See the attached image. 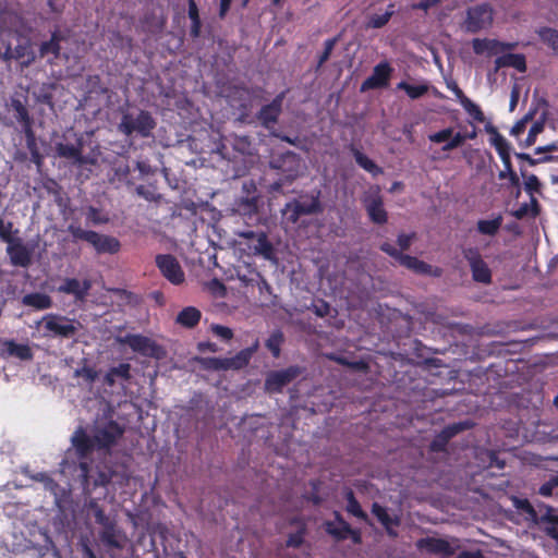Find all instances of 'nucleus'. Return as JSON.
Here are the masks:
<instances>
[{"mask_svg":"<svg viewBox=\"0 0 558 558\" xmlns=\"http://www.w3.org/2000/svg\"><path fill=\"white\" fill-rule=\"evenodd\" d=\"M78 468L83 492L86 496H92L97 488H104L106 492L102 497H106L109 486L116 489V486L128 485L130 480V474L124 465L107 461L92 464L81 461Z\"/></svg>","mask_w":558,"mask_h":558,"instance_id":"obj_1","label":"nucleus"},{"mask_svg":"<svg viewBox=\"0 0 558 558\" xmlns=\"http://www.w3.org/2000/svg\"><path fill=\"white\" fill-rule=\"evenodd\" d=\"M269 168L276 170L279 178L268 186L269 193H283V186L291 185L303 174L304 163L302 157L291 150L274 156Z\"/></svg>","mask_w":558,"mask_h":558,"instance_id":"obj_2","label":"nucleus"},{"mask_svg":"<svg viewBox=\"0 0 558 558\" xmlns=\"http://www.w3.org/2000/svg\"><path fill=\"white\" fill-rule=\"evenodd\" d=\"M84 137L82 134L74 133L72 138L64 134L62 141L54 144L56 156L65 159L72 167L82 168L84 166L97 165L95 155L83 154Z\"/></svg>","mask_w":558,"mask_h":558,"instance_id":"obj_3","label":"nucleus"},{"mask_svg":"<svg viewBox=\"0 0 558 558\" xmlns=\"http://www.w3.org/2000/svg\"><path fill=\"white\" fill-rule=\"evenodd\" d=\"M320 190H313L310 193L301 195L299 198H293L282 208V216L294 225L302 216L323 214L325 208L320 201Z\"/></svg>","mask_w":558,"mask_h":558,"instance_id":"obj_4","label":"nucleus"},{"mask_svg":"<svg viewBox=\"0 0 558 558\" xmlns=\"http://www.w3.org/2000/svg\"><path fill=\"white\" fill-rule=\"evenodd\" d=\"M156 125L157 122L153 114L147 110L140 109L136 112L126 111L122 113L121 120L118 123V131L128 137L136 135L142 138H148L153 136Z\"/></svg>","mask_w":558,"mask_h":558,"instance_id":"obj_5","label":"nucleus"},{"mask_svg":"<svg viewBox=\"0 0 558 558\" xmlns=\"http://www.w3.org/2000/svg\"><path fill=\"white\" fill-rule=\"evenodd\" d=\"M66 231L72 235L73 242L85 241L97 254H116L120 251V241L108 234H100L93 230H84L76 223H70Z\"/></svg>","mask_w":558,"mask_h":558,"instance_id":"obj_6","label":"nucleus"},{"mask_svg":"<svg viewBox=\"0 0 558 558\" xmlns=\"http://www.w3.org/2000/svg\"><path fill=\"white\" fill-rule=\"evenodd\" d=\"M40 323L44 325L45 336L61 339H74L83 328L78 320L53 313L45 315Z\"/></svg>","mask_w":558,"mask_h":558,"instance_id":"obj_7","label":"nucleus"},{"mask_svg":"<svg viewBox=\"0 0 558 558\" xmlns=\"http://www.w3.org/2000/svg\"><path fill=\"white\" fill-rule=\"evenodd\" d=\"M306 368L300 365H290L278 371H270L265 378V390L269 393H280L283 388L300 377H304Z\"/></svg>","mask_w":558,"mask_h":558,"instance_id":"obj_8","label":"nucleus"},{"mask_svg":"<svg viewBox=\"0 0 558 558\" xmlns=\"http://www.w3.org/2000/svg\"><path fill=\"white\" fill-rule=\"evenodd\" d=\"M246 240L248 251L255 256H262L266 260L277 262L276 251L264 231L245 230L238 233Z\"/></svg>","mask_w":558,"mask_h":558,"instance_id":"obj_9","label":"nucleus"},{"mask_svg":"<svg viewBox=\"0 0 558 558\" xmlns=\"http://www.w3.org/2000/svg\"><path fill=\"white\" fill-rule=\"evenodd\" d=\"M124 427L118 422L109 420L96 422L93 427V437L98 449H110L122 437Z\"/></svg>","mask_w":558,"mask_h":558,"instance_id":"obj_10","label":"nucleus"},{"mask_svg":"<svg viewBox=\"0 0 558 558\" xmlns=\"http://www.w3.org/2000/svg\"><path fill=\"white\" fill-rule=\"evenodd\" d=\"M118 341L122 344H128L132 351L144 356L161 359L165 355V350L161 345L143 335L129 333L124 337L118 338Z\"/></svg>","mask_w":558,"mask_h":558,"instance_id":"obj_11","label":"nucleus"},{"mask_svg":"<svg viewBox=\"0 0 558 558\" xmlns=\"http://www.w3.org/2000/svg\"><path fill=\"white\" fill-rule=\"evenodd\" d=\"M462 255L470 266L472 279L478 283L489 284L492 271L480 251L476 247H466L462 251Z\"/></svg>","mask_w":558,"mask_h":558,"instance_id":"obj_12","label":"nucleus"},{"mask_svg":"<svg viewBox=\"0 0 558 558\" xmlns=\"http://www.w3.org/2000/svg\"><path fill=\"white\" fill-rule=\"evenodd\" d=\"M513 505L525 520L531 521L538 527L543 524V517H548L553 513L554 507L545 505L544 502L532 504L527 499L514 497Z\"/></svg>","mask_w":558,"mask_h":558,"instance_id":"obj_13","label":"nucleus"},{"mask_svg":"<svg viewBox=\"0 0 558 558\" xmlns=\"http://www.w3.org/2000/svg\"><path fill=\"white\" fill-rule=\"evenodd\" d=\"M493 22V9L487 3H482L468 9L466 20L464 23L465 31L475 34Z\"/></svg>","mask_w":558,"mask_h":558,"instance_id":"obj_14","label":"nucleus"},{"mask_svg":"<svg viewBox=\"0 0 558 558\" xmlns=\"http://www.w3.org/2000/svg\"><path fill=\"white\" fill-rule=\"evenodd\" d=\"M417 547L442 558L453 556L461 547L458 538L425 537L417 542Z\"/></svg>","mask_w":558,"mask_h":558,"instance_id":"obj_15","label":"nucleus"},{"mask_svg":"<svg viewBox=\"0 0 558 558\" xmlns=\"http://www.w3.org/2000/svg\"><path fill=\"white\" fill-rule=\"evenodd\" d=\"M393 71L388 61L379 62L374 66L372 74L361 84L360 92L387 88Z\"/></svg>","mask_w":558,"mask_h":558,"instance_id":"obj_16","label":"nucleus"},{"mask_svg":"<svg viewBox=\"0 0 558 558\" xmlns=\"http://www.w3.org/2000/svg\"><path fill=\"white\" fill-rule=\"evenodd\" d=\"M155 262L161 275L172 284L179 286L184 282V271L173 255L158 254L155 258Z\"/></svg>","mask_w":558,"mask_h":558,"instance_id":"obj_17","label":"nucleus"},{"mask_svg":"<svg viewBox=\"0 0 558 558\" xmlns=\"http://www.w3.org/2000/svg\"><path fill=\"white\" fill-rule=\"evenodd\" d=\"M12 60L20 61L22 68H28L35 60L36 54L32 49V44L29 39H24L19 43L14 48L11 47V44L5 43V49L3 51V61L10 62Z\"/></svg>","mask_w":558,"mask_h":558,"instance_id":"obj_18","label":"nucleus"},{"mask_svg":"<svg viewBox=\"0 0 558 558\" xmlns=\"http://www.w3.org/2000/svg\"><path fill=\"white\" fill-rule=\"evenodd\" d=\"M365 210L372 222L384 225L388 220V214L384 208V199L379 191L371 192L363 198Z\"/></svg>","mask_w":558,"mask_h":558,"instance_id":"obj_19","label":"nucleus"},{"mask_svg":"<svg viewBox=\"0 0 558 558\" xmlns=\"http://www.w3.org/2000/svg\"><path fill=\"white\" fill-rule=\"evenodd\" d=\"M286 93L278 94L270 104L263 106L256 114L257 120L265 129H270L275 123L278 122L279 116L282 110V102Z\"/></svg>","mask_w":558,"mask_h":558,"instance_id":"obj_20","label":"nucleus"},{"mask_svg":"<svg viewBox=\"0 0 558 558\" xmlns=\"http://www.w3.org/2000/svg\"><path fill=\"white\" fill-rule=\"evenodd\" d=\"M101 526L99 532V539L107 548L122 549L124 546L125 536L118 527L117 523L111 520Z\"/></svg>","mask_w":558,"mask_h":558,"instance_id":"obj_21","label":"nucleus"},{"mask_svg":"<svg viewBox=\"0 0 558 558\" xmlns=\"http://www.w3.org/2000/svg\"><path fill=\"white\" fill-rule=\"evenodd\" d=\"M7 253L13 266L27 267L32 263V250L19 238L8 243Z\"/></svg>","mask_w":558,"mask_h":558,"instance_id":"obj_22","label":"nucleus"},{"mask_svg":"<svg viewBox=\"0 0 558 558\" xmlns=\"http://www.w3.org/2000/svg\"><path fill=\"white\" fill-rule=\"evenodd\" d=\"M0 355L3 357H17L22 361L33 359L32 349L24 343H17L14 340H0Z\"/></svg>","mask_w":558,"mask_h":558,"instance_id":"obj_23","label":"nucleus"},{"mask_svg":"<svg viewBox=\"0 0 558 558\" xmlns=\"http://www.w3.org/2000/svg\"><path fill=\"white\" fill-rule=\"evenodd\" d=\"M90 289L92 281L88 279L80 282L75 278H66L63 283L59 286L58 291L61 293L71 294L77 301H84Z\"/></svg>","mask_w":558,"mask_h":558,"instance_id":"obj_24","label":"nucleus"},{"mask_svg":"<svg viewBox=\"0 0 558 558\" xmlns=\"http://www.w3.org/2000/svg\"><path fill=\"white\" fill-rule=\"evenodd\" d=\"M72 446L75 449L78 459H85L96 447L93 435L88 436L86 432L80 427L71 437Z\"/></svg>","mask_w":558,"mask_h":558,"instance_id":"obj_25","label":"nucleus"},{"mask_svg":"<svg viewBox=\"0 0 558 558\" xmlns=\"http://www.w3.org/2000/svg\"><path fill=\"white\" fill-rule=\"evenodd\" d=\"M335 520L326 521L324 523L327 534L332 536L337 542L348 538V533L351 532L350 524L343 519L340 512L335 511Z\"/></svg>","mask_w":558,"mask_h":558,"instance_id":"obj_26","label":"nucleus"},{"mask_svg":"<svg viewBox=\"0 0 558 558\" xmlns=\"http://www.w3.org/2000/svg\"><path fill=\"white\" fill-rule=\"evenodd\" d=\"M400 265L404 266L405 268H408L418 275H434V276L440 275L439 269H436V271L433 272L432 265L418 259L417 257L410 256L407 254H404V256H401Z\"/></svg>","mask_w":558,"mask_h":558,"instance_id":"obj_27","label":"nucleus"},{"mask_svg":"<svg viewBox=\"0 0 558 558\" xmlns=\"http://www.w3.org/2000/svg\"><path fill=\"white\" fill-rule=\"evenodd\" d=\"M11 107L15 112L14 117H15L16 121L23 126L26 135H31L32 134V119L29 117V113H28V110H27L25 104L21 99L16 98V97H12L11 98Z\"/></svg>","mask_w":558,"mask_h":558,"instance_id":"obj_28","label":"nucleus"},{"mask_svg":"<svg viewBox=\"0 0 558 558\" xmlns=\"http://www.w3.org/2000/svg\"><path fill=\"white\" fill-rule=\"evenodd\" d=\"M202 318V312L194 306H186L178 313L175 323L184 328L196 327Z\"/></svg>","mask_w":558,"mask_h":558,"instance_id":"obj_29","label":"nucleus"},{"mask_svg":"<svg viewBox=\"0 0 558 558\" xmlns=\"http://www.w3.org/2000/svg\"><path fill=\"white\" fill-rule=\"evenodd\" d=\"M428 140L432 143H436V144L444 143V142L450 140L457 148L462 146L463 143L465 142V137H464L463 133L457 132L456 134H453L452 128H446L436 133L429 134Z\"/></svg>","mask_w":558,"mask_h":558,"instance_id":"obj_30","label":"nucleus"},{"mask_svg":"<svg viewBox=\"0 0 558 558\" xmlns=\"http://www.w3.org/2000/svg\"><path fill=\"white\" fill-rule=\"evenodd\" d=\"M372 513L377 518V520L383 524L386 529L387 533L391 536H396L397 533L391 529V525H399L400 521L398 518H391L387 509L379 505L378 502H374L372 505Z\"/></svg>","mask_w":558,"mask_h":558,"instance_id":"obj_31","label":"nucleus"},{"mask_svg":"<svg viewBox=\"0 0 558 558\" xmlns=\"http://www.w3.org/2000/svg\"><path fill=\"white\" fill-rule=\"evenodd\" d=\"M22 304L24 306L34 307L36 310H48L52 307V299L45 293L34 292L25 294L22 298Z\"/></svg>","mask_w":558,"mask_h":558,"instance_id":"obj_32","label":"nucleus"},{"mask_svg":"<svg viewBox=\"0 0 558 558\" xmlns=\"http://www.w3.org/2000/svg\"><path fill=\"white\" fill-rule=\"evenodd\" d=\"M539 40L558 56V29L544 26L536 31Z\"/></svg>","mask_w":558,"mask_h":558,"instance_id":"obj_33","label":"nucleus"},{"mask_svg":"<svg viewBox=\"0 0 558 558\" xmlns=\"http://www.w3.org/2000/svg\"><path fill=\"white\" fill-rule=\"evenodd\" d=\"M429 88L430 86L428 82L425 81L416 85L409 84L405 81H401L400 83L397 84V89L404 90L409 98L413 100L425 96L428 93Z\"/></svg>","mask_w":558,"mask_h":558,"instance_id":"obj_34","label":"nucleus"},{"mask_svg":"<svg viewBox=\"0 0 558 558\" xmlns=\"http://www.w3.org/2000/svg\"><path fill=\"white\" fill-rule=\"evenodd\" d=\"M88 497H89V499L86 501L85 507H86L87 513L89 515L94 517L95 522L98 525H102V524L111 521V519L108 515H106L102 507L98 504V500L100 499V497L99 498H95L92 496H88Z\"/></svg>","mask_w":558,"mask_h":558,"instance_id":"obj_35","label":"nucleus"},{"mask_svg":"<svg viewBox=\"0 0 558 558\" xmlns=\"http://www.w3.org/2000/svg\"><path fill=\"white\" fill-rule=\"evenodd\" d=\"M88 497H89V499L86 501L85 507H86L87 513L89 515L94 517L95 522L98 525H102V524L111 521V519L108 515H106L102 507L98 504V500L100 499V497L99 498H95L92 496H88Z\"/></svg>","mask_w":558,"mask_h":558,"instance_id":"obj_36","label":"nucleus"},{"mask_svg":"<svg viewBox=\"0 0 558 558\" xmlns=\"http://www.w3.org/2000/svg\"><path fill=\"white\" fill-rule=\"evenodd\" d=\"M235 211L242 216L252 217L258 211V197L246 196L235 202Z\"/></svg>","mask_w":558,"mask_h":558,"instance_id":"obj_37","label":"nucleus"},{"mask_svg":"<svg viewBox=\"0 0 558 558\" xmlns=\"http://www.w3.org/2000/svg\"><path fill=\"white\" fill-rule=\"evenodd\" d=\"M61 39L62 38H61L59 32L54 31L51 34V37L49 40L40 44V47H39L40 57L44 58L48 54H52L54 58H58L60 54V49H61V47H60Z\"/></svg>","mask_w":558,"mask_h":558,"instance_id":"obj_38","label":"nucleus"},{"mask_svg":"<svg viewBox=\"0 0 558 558\" xmlns=\"http://www.w3.org/2000/svg\"><path fill=\"white\" fill-rule=\"evenodd\" d=\"M502 216L499 214L492 220H478L476 223V230L484 235L494 236L498 233L502 225Z\"/></svg>","mask_w":558,"mask_h":558,"instance_id":"obj_39","label":"nucleus"},{"mask_svg":"<svg viewBox=\"0 0 558 558\" xmlns=\"http://www.w3.org/2000/svg\"><path fill=\"white\" fill-rule=\"evenodd\" d=\"M283 342V332L280 329H275L265 341V347L270 351L275 359H278L280 356L281 345Z\"/></svg>","mask_w":558,"mask_h":558,"instance_id":"obj_40","label":"nucleus"},{"mask_svg":"<svg viewBox=\"0 0 558 558\" xmlns=\"http://www.w3.org/2000/svg\"><path fill=\"white\" fill-rule=\"evenodd\" d=\"M352 155L355 159V162L366 170L367 172L376 175L381 172V169L366 155H364L361 150L355 148L354 146L351 147Z\"/></svg>","mask_w":558,"mask_h":558,"instance_id":"obj_41","label":"nucleus"},{"mask_svg":"<svg viewBox=\"0 0 558 558\" xmlns=\"http://www.w3.org/2000/svg\"><path fill=\"white\" fill-rule=\"evenodd\" d=\"M189 19L191 20L190 35L192 38H197L201 35L202 21L198 13L197 4L194 0L189 3Z\"/></svg>","mask_w":558,"mask_h":558,"instance_id":"obj_42","label":"nucleus"},{"mask_svg":"<svg viewBox=\"0 0 558 558\" xmlns=\"http://www.w3.org/2000/svg\"><path fill=\"white\" fill-rule=\"evenodd\" d=\"M497 150L504 167L508 169V171L513 170L512 163H511V145L505 137H498L496 146H494Z\"/></svg>","mask_w":558,"mask_h":558,"instance_id":"obj_43","label":"nucleus"},{"mask_svg":"<svg viewBox=\"0 0 558 558\" xmlns=\"http://www.w3.org/2000/svg\"><path fill=\"white\" fill-rule=\"evenodd\" d=\"M474 425L475 424L473 421L464 420L461 422H456V423L449 424L446 427H444L440 432L447 437V439L451 440L458 434L473 428Z\"/></svg>","mask_w":558,"mask_h":558,"instance_id":"obj_44","label":"nucleus"},{"mask_svg":"<svg viewBox=\"0 0 558 558\" xmlns=\"http://www.w3.org/2000/svg\"><path fill=\"white\" fill-rule=\"evenodd\" d=\"M227 142H229L231 144L232 148L236 153H239V154H241L243 156L252 155L253 147H252V142H251L248 136H246V135H243V136L234 135V136L228 138Z\"/></svg>","mask_w":558,"mask_h":558,"instance_id":"obj_45","label":"nucleus"},{"mask_svg":"<svg viewBox=\"0 0 558 558\" xmlns=\"http://www.w3.org/2000/svg\"><path fill=\"white\" fill-rule=\"evenodd\" d=\"M347 499V511L351 513L352 515L356 517L360 520L367 521L368 515L363 509L361 508L360 502L354 496V493L352 490H349L345 494Z\"/></svg>","mask_w":558,"mask_h":558,"instance_id":"obj_46","label":"nucleus"},{"mask_svg":"<svg viewBox=\"0 0 558 558\" xmlns=\"http://www.w3.org/2000/svg\"><path fill=\"white\" fill-rule=\"evenodd\" d=\"M532 215L533 217L538 215V202L535 197H531V205L527 203H523L520 205V207L511 213L513 217L517 219H523L527 215Z\"/></svg>","mask_w":558,"mask_h":558,"instance_id":"obj_47","label":"nucleus"},{"mask_svg":"<svg viewBox=\"0 0 558 558\" xmlns=\"http://www.w3.org/2000/svg\"><path fill=\"white\" fill-rule=\"evenodd\" d=\"M254 353V349H244L236 353L234 356L230 357L233 369H241L245 367L252 355Z\"/></svg>","mask_w":558,"mask_h":558,"instance_id":"obj_48","label":"nucleus"},{"mask_svg":"<svg viewBox=\"0 0 558 558\" xmlns=\"http://www.w3.org/2000/svg\"><path fill=\"white\" fill-rule=\"evenodd\" d=\"M109 221V218L101 213L100 209L89 206L86 210V222L93 226L105 225Z\"/></svg>","mask_w":558,"mask_h":558,"instance_id":"obj_49","label":"nucleus"},{"mask_svg":"<svg viewBox=\"0 0 558 558\" xmlns=\"http://www.w3.org/2000/svg\"><path fill=\"white\" fill-rule=\"evenodd\" d=\"M135 193L137 196L144 198L147 202L159 203L162 198L161 194L156 192L154 186L138 185L135 189Z\"/></svg>","mask_w":558,"mask_h":558,"instance_id":"obj_50","label":"nucleus"},{"mask_svg":"<svg viewBox=\"0 0 558 558\" xmlns=\"http://www.w3.org/2000/svg\"><path fill=\"white\" fill-rule=\"evenodd\" d=\"M507 68H513L519 72L526 71L525 56L522 53H507Z\"/></svg>","mask_w":558,"mask_h":558,"instance_id":"obj_51","label":"nucleus"},{"mask_svg":"<svg viewBox=\"0 0 558 558\" xmlns=\"http://www.w3.org/2000/svg\"><path fill=\"white\" fill-rule=\"evenodd\" d=\"M545 121L544 119L535 121L530 131L529 134L522 144L524 147H530L535 144L536 137L538 134H541L544 131Z\"/></svg>","mask_w":558,"mask_h":558,"instance_id":"obj_52","label":"nucleus"},{"mask_svg":"<svg viewBox=\"0 0 558 558\" xmlns=\"http://www.w3.org/2000/svg\"><path fill=\"white\" fill-rule=\"evenodd\" d=\"M461 106L463 107V109L476 121V122H484L485 120V117H484V113L483 111L481 110V108L475 104L473 102L470 98L468 99H464V101H462Z\"/></svg>","mask_w":558,"mask_h":558,"instance_id":"obj_53","label":"nucleus"},{"mask_svg":"<svg viewBox=\"0 0 558 558\" xmlns=\"http://www.w3.org/2000/svg\"><path fill=\"white\" fill-rule=\"evenodd\" d=\"M521 175L525 179L524 189L529 194L533 196V193L541 191L542 184L535 174L527 175L526 172L521 169Z\"/></svg>","mask_w":558,"mask_h":558,"instance_id":"obj_54","label":"nucleus"},{"mask_svg":"<svg viewBox=\"0 0 558 558\" xmlns=\"http://www.w3.org/2000/svg\"><path fill=\"white\" fill-rule=\"evenodd\" d=\"M338 40H339L338 36L325 40L324 51L322 52V54L318 58L316 70L320 69L323 66V64L330 58V54H331L335 46L337 45Z\"/></svg>","mask_w":558,"mask_h":558,"instance_id":"obj_55","label":"nucleus"},{"mask_svg":"<svg viewBox=\"0 0 558 558\" xmlns=\"http://www.w3.org/2000/svg\"><path fill=\"white\" fill-rule=\"evenodd\" d=\"M389 8H390V10H387L383 14L373 15L369 20L368 25L373 28L384 27L389 22V20L391 19V16L393 14V10H392L393 4H390Z\"/></svg>","mask_w":558,"mask_h":558,"instance_id":"obj_56","label":"nucleus"},{"mask_svg":"<svg viewBox=\"0 0 558 558\" xmlns=\"http://www.w3.org/2000/svg\"><path fill=\"white\" fill-rule=\"evenodd\" d=\"M74 377H83L86 384H93L98 377V373L87 365L76 368L73 374Z\"/></svg>","mask_w":558,"mask_h":558,"instance_id":"obj_57","label":"nucleus"},{"mask_svg":"<svg viewBox=\"0 0 558 558\" xmlns=\"http://www.w3.org/2000/svg\"><path fill=\"white\" fill-rule=\"evenodd\" d=\"M110 371L114 377H120L124 380H130L131 378V365L129 363H121L118 366L111 367Z\"/></svg>","mask_w":558,"mask_h":558,"instance_id":"obj_58","label":"nucleus"},{"mask_svg":"<svg viewBox=\"0 0 558 558\" xmlns=\"http://www.w3.org/2000/svg\"><path fill=\"white\" fill-rule=\"evenodd\" d=\"M449 441L450 440L439 432L430 442V449L435 452L445 451Z\"/></svg>","mask_w":558,"mask_h":558,"instance_id":"obj_59","label":"nucleus"},{"mask_svg":"<svg viewBox=\"0 0 558 558\" xmlns=\"http://www.w3.org/2000/svg\"><path fill=\"white\" fill-rule=\"evenodd\" d=\"M211 331L217 337L221 338L225 341H229L233 337V331L229 327H226V326H222V325H217V324L213 325L211 326Z\"/></svg>","mask_w":558,"mask_h":558,"instance_id":"obj_60","label":"nucleus"},{"mask_svg":"<svg viewBox=\"0 0 558 558\" xmlns=\"http://www.w3.org/2000/svg\"><path fill=\"white\" fill-rule=\"evenodd\" d=\"M131 172V168L128 162H117L113 166V173L119 180H125Z\"/></svg>","mask_w":558,"mask_h":558,"instance_id":"obj_61","label":"nucleus"},{"mask_svg":"<svg viewBox=\"0 0 558 558\" xmlns=\"http://www.w3.org/2000/svg\"><path fill=\"white\" fill-rule=\"evenodd\" d=\"M312 311L318 317H326L330 314V305L324 300H319L318 302L313 304Z\"/></svg>","mask_w":558,"mask_h":558,"instance_id":"obj_62","label":"nucleus"},{"mask_svg":"<svg viewBox=\"0 0 558 558\" xmlns=\"http://www.w3.org/2000/svg\"><path fill=\"white\" fill-rule=\"evenodd\" d=\"M13 228L12 222L4 223L3 219L0 218V238L3 242L9 243L12 242L13 238L11 235Z\"/></svg>","mask_w":558,"mask_h":558,"instance_id":"obj_63","label":"nucleus"},{"mask_svg":"<svg viewBox=\"0 0 558 558\" xmlns=\"http://www.w3.org/2000/svg\"><path fill=\"white\" fill-rule=\"evenodd\" d=\"M35 98L38 102L45 105H52V94L47 90L45 87L40 88L37 93L34 94Z\"/></svg>","mask_w":558,"mask_h":558,"instance_id":"obj_64","label":"nucleus"}]
</instances>
